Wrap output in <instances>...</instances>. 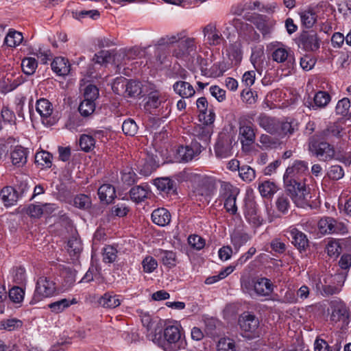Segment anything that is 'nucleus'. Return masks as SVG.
Wrapping results in <instances>:
<instances>
[{"label":"nucleus","instance_id":"f257e3e1","mask_svg":"<svg viewBox=\"0 0 351 351\" xmlns=\"http://www.w3.org/2000/svg\"><path fill=\"white\" fill-rule=\"evenodd\" d=\"M284 182L285 191L290 197L295 205L298 208L311 207L310 189L304 180L285 181Z\"/></svg>","mask_w":351,"mask_h":351},{"label":"nucleus","instance_id":"f03ea898","mask_svg":"<svg viewBox=\"0 0 351 351\" xmlns=\"http://www.w3.org/2000/svg\"><path fill=\"white\" fill-rule=\"evenodd\" d=\"M178 43L176 47L173 51V56L178 59L189 60L193 56L197 49V46L193 38L186 37L184 33L169 38L167 43Z\"/></svg>","mask_w":351,"mask_h":351},{"label":"nucleus","instance_id":"7ed1b4c3","mask_svg":"<svg viewBox=\"0 0 351 351\" xmlns=\"http://www.w3.org/2000/svg\"><path fill=\"white\" fill-rule=\"evenodd\" d=\"M271 58L274 62L284 64L288 69L294 68L295 60L293 51L282 44L274 46Z\"/></svg>","mask_w":351,"mask_h":351},{"label":"nucleus","instance_id":"20e7f679","mask_svg":"<svg viewBox=\"0 0 351 351\" xmlns=\"http://www.w3.org/2000/svg\"><path fill=\"white\" fill-rule=\"evenodd\" d=\"M332 313L330 320L339 323L341 328L347 326L350 322V311L346 305L341 301H332L330 302Z\"/></svg>","mask_w":351,"mask_h":351},{"label":"nucleus","instance_id":"39448f33","mask_svg":"<svg viewBox=\"0 0 351 351\" xmlns=\"http://www.w3.org/2000/svg\"><path fill=\"white\" fill-rule=\"evenodd\" d=\"M318 228L322 234H340L347 232L346 226L332 217H324L318 222Z\"/></svg>","mask_w":351,"mask_h":351},{"label":"nucleus","instance_id":"423d86ee","mask_svg":"<svg viewBox=\"0 0 351 351\" xmlns=\"http://www.w3.org/2000/svg\"><path fill=\"white\" fill-rule=\"evenodd\" d=\"M56 291L55 282L46 277H40L37 280L33 300L37 302L44 298L53 295Z\"/></svg>","mask_w":351,"mask_h":351},{"label":"nucleus","instance_id":"0eeeda50","mask_svg":"<svg viewBox=\"0 0 351 351\" xmlns=\"http://www.w3.org/2000/svg\"><path fill=\"white\" fill-rule=\"evenodd\" d=\"M164 337L167 341L165 350L166 351H175L180 349L184 344L181 340L180 329L176 326H168L164 330Z\"/></svg>","mask_w":351,"mask_h":351},{"label":"nucleus","instance_id":"6e6552de","mask_svg":"<svg viewBox=\"0 0 351 351\" xmlns=\"http://www.w3.org/2000/svg\"><path fill=\"white\" fill-rule=\"evenodd\" d=\"M245 19L253 23L263 36L269 35L274 26V22L265 15L254 13L251 15H245Z\"/></svg>","mask_w":351,"mask_h":351},{"label":"nucleus","instance_id":"1a4fd4ad","mask_svg":"<svg viewBox=\"0 0 351 351\" xmlns=\"http://www.w3.org/2000/svg\"><path fill=\"white\" fill-rule=\"evenodd\" d=\"M286 235L300 252H305L308 247L309 241L306 235L296 228H289L286 231Z\"/></svg>","mask_w":351,"mask_h":351},{"label":"nucleus","instance_id":"9d476101","mask_svg":"<svg viewBox=\"0 0 351 351\" xmlns=\"http://www.w3.org/2000/svg\"><path fill=\"white\" fill-rule=\"evenodd\" d=\"M299 46L306 51H315L319 48V39L313 31L303 32L299 37Z\"/></svg>","mask_w":351,"mask_h":351},{"label":"nucleus","instance_id":"9b49d317","mask_svg":"<svg viewBox=\"0 0 351 351\" xmlns=\"http://www.w3.org/2000/svg\"><path fill=\"white\" fill-rule=\"evenodd\" d=\"M232 25L236 29L239 35L247 41L255 40L259 37L254 27L241 19H234Z\"/></svg>","mask_w":351,"mask_h":351},{"label":"nucleus","instance_id":"f8f14e48","mask_svg":"<svg viewBox=\"0 0 351 351\" xmlns=\"http://www.w3.org/2000/svg\"><path fill=\"white\" fill-rule=\"evenodd\" d=\"M308 171L306 162L302 160L295 161L294 163L288 167L283 176V182L304 180L300 178V176Z\"/></svg>","mask_w":351,"mask_h":351},{"label":"nucleus","instance_id":"ddd939ff","mask_svg":"<svg viewBox=\"0 0 351 351\" xmlns=\"http://www.w3.org/2000/svg\"><path fill=\"white\" fill-rule=\"evenodd\" d=\"M320 136V134L312 136L308 141V150L312 154H328L334 152L333 146Z\"/></svg>","mask_w":351,"mask_h":351},{"label":"nucleus","instance_id":"4468645a","mask_svg":"<svg viewBox=\"0 0 351 351\" xmlns=\"http://www.w3.org/2000/svg\"><path fill=\"white\" fill-rule=\"evenodd\" d=\"M30 151L18 144L12 138L0 139V154H28Z\"/></svg>","mask_w":351,"mask_h":351},{"label":"nucleus","instance_id":"2eb2a0df","mask_svg":"<svg viewBox=\"0 0 351 351\" xmlns=\"http://www.w3.org/2000/svg\"><path fill=\"white\" fill-rule=\"evenodd\" d=\"M239 325L242 331L252 333L257 329L259 321L254 315L243 313L239 319Z\"/></svg>","mask_w":351,"mask_h":351},{"label":"nucleus","instance_id":"dca6fc26","mask_svg":"<svg viewBox=\"0 0 351 351\" xmlns=\"http://www.w3.org/2000/svg\"><path fill=\"white\" fill-rule=\"evenodd\" d=\"M253 287L255 293L261 296H269L274 290L273 284L267 278H259L254 280Z\"/></svg>","mask_w":351,"mask_h":351},{"label":"nucleus","instance_id":"f3484780","mask_svg":"<svg viewBox=\"0 0 351 351\" xmlns=\"http://www.w3.org/2000/svg\"><path fill=\"white\" fill-rule=\"evenodd\" d=\"M239 134L241 135V142L243 150L245 152L250 151V147L255 140V133L252 128L250 125H243L239 128Z\"/></svg>","mask_w":351,"mask_h":351},{"label":"nucleus","instance_id":"a211bd4d","mask_svg":"<svg viewBox=\"0 0 351 351\" xmlns=\"http://www.w3.org/2000/svg\"><path fill=\"white\" fill-rule=\"evenodd\" d=\"M146 102L144 105V108L147 111L152 113L153 110L158 108L162 103H165L164 97L162 94L158 90L150 92L147 97L145 98Z\"/></svg>","mask_w":351,"mask_h":351},{"label":"nucleus","instance_id":"6ab92c4d","mask_svg":"<svg viewBox=\"0 0 351 351\" xmlns=\"http://www.w3.org/2000/svg\"><path fill=\"white\" fill-rule=\"evenodd\" d=\"M173 90L182 98H190L194 96L195 90L189 82L178 81L173 86Z\"/></svg>","mask_w":351,"mask_h":351},{"label":"nucleus","instance_id":"aec40b11","mask_svg":"<svg viewBox=\"0 0 351 351\" xmlns=\"http://www.w3.org/2000/svg\"><path fill=\"white\" fill-rule=\"evenodd\" d=\"M279 120L265 114H261L258 118V125L267 132L276 134Z\"/></svg>","mask_w":351,"mask_h":351},{"label":"nucleus","instance_id":"412c9836","mask_svg":"<svg viewBox=\"0 0 351 351\" xmlns=\"http://www.w3.org/2000/svg\"><path fill=\"white\" fill-rule=\"evenodd\" d=\"M203 33L210 45L220 44L223 39L221 34L217 32L215 25L209 23L203 28Z\"/></svg>","mask_w":351,"mask_h":351},{"label":"nucleus","instance_id":"4be33fe9","mask_svg":"<svg viewBox=\"0 0 351 351\" xmlns=\"http://www.w3.org/2000/svg\"><path fill=\"white\" fill-rule=\"evenodd\" d=\"M152 219L153 222L158 226H165L171 221V215L166 208H160L153 211Z\"/></svg>","mask_w":351,"mask_h":351},{"label":"nucleus","instance_id":"5701e85b","mask_svg":"<svg viewBox=\"0 0 351 351\" xmlns=\"http://www.w3.org/2000/svg\"><path fill=\"white\" fill-rule=\"evenodd\" d=\"M154 184L165 194L174 193L176 191V183L169 178H156L154 180Z\"/></svg>","mask_w":351,"mask_h":351},{"label":"nucleus","instance_id":"b1692460","mask_svg":"<svg viewBox=\"0 0 351 351\" xmlns=\"http://www.w3.org/2000/svg\"><path fill=\"white\" fill-rule=\"evenodd\" d=\"M1 199L7 207L14 205L19 198L17 191L12 186H5L1 191Z\"/></svg>","mask_w":351,"mask_h":351},{"label":"nucleus","instance_id":"393cba45","mask_svg":"<svg viewBox=\"0 0 351 351\" xmlns=\"http://www.w3.org/2000/svg\"><path fill=\"white\" fill-rule=\"evenodd\" d=\"M51 66L52 70L59 75H66L70 71V64L68 60L62 57L54 58Z\"/></svg>","mask_w":351,"mask_h":351},{"label":"nucleus","instance_id":"a878e982","mask_svg":"<svg viewBox=\"0 0 351 351\" xmlns=\"http://www.w3.org/2000/svg\"><path fill=\"white\" fill-rule=\"evenodd\" d=\"M343 127L338 122L329 123L326 129L323 130L319 134L322 138H329L331 137L340 138Z\"/></svg>","mask_w":351,"mask_h":351},{"label":"nucleus","instance_id":"bb28decb","mask_svg":"<svg viewBox=\"0 0 351 351\" xmlns=\"http://www.w3.org/2000/svg\"><path fill=\"white\" fill-rule=\"evenodd\" d=\"M67 251L73 260L77 259L82 251V244L80 239L77 236H72L67 243Z\"/></svg>","mask_w":351,"mask_h":351},{"label":"nucleus","instance_id":"cd10ccee","mask_svg":"<svg viewBox=\"0 0 351 351\" xmlns=\"http://www.w3.org/2000/svg\"><path fill=\"white\" fill-rule=\"evenodd\" d=\"M154 255L158 257L162 263L169 268L174 267L176 264V254L172 251L157 250Z\"/></svg>","mask_w":351,"mask_h":351},{"label":"nucleus","instance_id":"c85d7f7f","mask_svg":"<svg viewBox=\"0 0 351 351\" xmlns=\"http://www.w3.org/2000/svg\"><path fill=\"white\" fill-rule=\"evenodd\" d=\"M98 195L101 201L111 203L116 197L115 189L111 184H103L98 189Z\"/></svg>","mask_w":351,"mask_h":351},{"label":"nucleus","instance_id":"c756f323","mask_svg":"<svg viewBox=\"0 0 351 351\" xmlns=\"http://www.w3.org/2000/svg\"><path fill=\"white\" fill-rule=\"evenodd\" d=\"M215 189V180L213 178L202 177L199 182V194L202 195H210Z\"/></svg>","mask_w":351,"mask_h":351},{"label":"nucleus","instance_id":"7c9ffc66","mask_svg":"<svg viewBox=\"0 0 351 351\" xmlns=\"http://www.w3.org/2000/svg\"><path fill=\"white\" fill-rule=\"evenodd\" d=\"M99 304L104 308H114L121 304L117 295L113 292L104 293L99 300Z\"/></svg>","mask_w":351,"mask_h":351},{"label":"nucleus","instance_id":"2f4dec72","mask_svg":"<svg viewBox=\"0 0 351 351\" xmlns=\"http://www.w3.org/2000/svg\"><path fill=\"white\" fill-rule=\"evenodd\" d=\"M250 235L242 230H234L231 234V243L237 251L250 241Z\"/></svg>","mask_w":351,"mask_h":351},{"label":"nucleus","instance_id":"473e14b6","mask_svg":"<svg viewBox=\"0 0 351 351\" xmlns=\"http://www.w3.org/2000/svg\"><path fill=\"white\" fill-rule=\"evenodd\" d=\"M149 187L145 186H135L130 191V196L132 201L135 202H141L147 197Z\"/></svg>","mask_w":351,"mask_h":351},{"label":"nucleus","instance_id":"72a5a7b5","mask_svg":"<svg viewBox=\"0 0 351 351\" xmlns=\"http://www.w3.org/2000/svg\"><path fill=\"white\" fill-rule=\"evenodd\" d=\"M258 191L261 196L271 198L278 191V186L273 182L264 181L258 184Z\"/></svg>","mask_w":351,"mask_h":351},{"label":"nucleus","instance_id":"f704fd0d","mask_svg":"<svg viewBox=\"0 0 351 351\" xmlns=\"http://www.w3.org/2000/svg\"><path fill=\"white\" fill-rule=\"evenodd\" d=\"M278 125L276 135L280 138L289 136L295 130V125H293L291 122L279 121Z\"/></svg>","mask_w":351,"mask_h":351},{"label":"nucleus","instance_id":"c9c22d12","mask_svg":"<svg viewBox=\"0 0 351 351\" xmlns=\"http://www.w3.org/2000/svg\"><path fill=\"white\" fill-rule=\"evenodd\" d=\"M71 14L74 19L80 21L86 18L95 20L100 16L99 12L97 10H75L72 11Z\"/></svg>","mask_w":351,"mask_h":351},{"label":"nucleus","instance_id":"e433bc0d","mask_svg":"<svg viewBox=\"0 0 351 351\" xmlns=\"http://www.w3.org/2000/svg\"><path fill=\"white\" fill-rule=\"evenodd\" d=\"M36 111L42 117H49L53 111L51 104L46 99H40L37 101Z\"/></svg>","mask_w":351,"mask_h":351},{"label":"nucleus","instance_id":"4c0bfd02","mask_svg":"<svg viewBox=\"0 0 351 351\" xmlns=\"http://www.w3.org/2000/svg\"><path fill=\"white\" fill-rule=\"evenodd\" d=\"M300 18L303 25L311 28L317 21V16L313 9H308L300 13Z\"/></svg>","mask_w":351,"mask_h":351},{"label":"nucleus","instance_id":"58836bf2","mask_svg":"<svg viewBox=\"0 0 351 351\" xmlns=\"http://www.w3.org/2000/svg\"><path fill=\"white\" fill-rule=\"evenodd\" d=\"M22 326V321L16 318L3 319L0 322V330L12 331L21 328Z\"/></svg>","mask_w":351,"mask_h":351},{"label":"nucleus","instance_id":"ea45409f","mask_svg":"<svg viewBox=\"0 0 351 351\" xmlns=\"http://www.w3.org/2000/svg\"><path fill=\"white\" fill-rule=\"evenodd\" d=\"M165 163H187L191 161L196 155H162Z\"/></svg>","mask_w":351,"mask_h":351},{"label":"nucleus","instance_id":"a19ab883","mask_svg":"<svg viewBox=\"0 0 351 351\" xmlns=\"http://www.w3.org/2000/svg\"><path fill=\"white\" fill-rule=\"evenodd\" d=\"M75 303H76V301L74 298L72 300L64 298L49 304V308L52 312L59 313L68 308L71 304Z\"/></svg>","mask_w":351,"mask_h":351},{"label":"nucleus","instance_id":"79ce46f5","mask_svg":"<svg viewBox=\"0 0 351 351\" xmlns=\"http://www.w3.org/2000/svg\"><path fill=\"white\" fill-rule=\"evenodd\" d=\"M38 66V62L34 58H25L21 62L23 73L27 75H32L35 73Z\"/></svg>","mask_w":351,"mask_h":351},{"label":"nucleus","instance_id":"37998d69","mask_svg":"<svg viewBox=\"0 0 351 351\" xmlns=\"http://www.w3.org/2000/svg\"><path fill=\"white\" fill-rule=\"evenodd\" d=\"M142 93L141 84L137 81L130 80L125 85V93L128 97H135Z\"/></svg>","mask_w":351,"mask_h":351},{"label":"nucleus","instance_id":"c03bdc74","mask_svg":"<svg viewBox=\"0 0 351 351\" xmlns=\"http://www.w3.org/2000/svg\"><path fill=\"white\" fill-rule=\"evenodd\" d=\"M23 39L22 34L19 32H10L5 38V43L10 47H14L20 45Z\"/></svg>","mask_w":351,"mask_h":351},{"label":"nucleus","instance_id":"a18cd8bd","mask_svg":"<svg viewBox=\"0 0 351 351\" xmlns=\"http://www.w3.org/2000/svg\"><path fill=\"white\" fill-rule=\"evenodd\" d=\"M79 144L82 151L89 152L93 150L95 141L92 136L82 134L80 136Z\"/></svg>","mask_w":351,"mask_h":351},{"label":"nucleus","instance_id":"49530a36","mask_svg":"<svg viewBox=\"0 0 351 351\" xmlns=\"http://www.w3.org/2000/svg\"><path fill=\"white\" fill-rule=\"evenodd\" d=\"M112 60H114V56L112 55L110 51L101 50L95 54L93 61L100 65H104L110 62Z\"/></svg>","mask_w":351,"mask_h":351},{"label":"nucleus","instance_id":"de8ad7c7","mask_svg":"<svg viewBox=\"0 0 351 351\" xmlns=\"http://www.w3.org/2000/svg\"><path fill=\"white\" fill-rule=\"evenodd\" d=\"M239 193V189L234 187L230 183L226 182H221L220 193L223 199L228 197H237Z\"/></svg>","mask_w":351,"mask_h":351},{"label":"nucleus","instance_id":"09e8293b","mask_svg":"<svg viewBox=\"0 0 351 351\" xmlns=\"http://www.w3.org/2000/svg\"><path fill=\"white\" fill-rule=\"evenodd\" d=\"M313 100L314 105L312 106L313 108H315V107L324 108L330 101V96L325 91H319L315 94Z\"/></svg>","mask_w":351,"mask_h":351},{"label":"nucleus","instance_id":"8fccbe9b","mask_svg":"<svg viewBox=\"0 0 351 351\" xmlns=\"http://www.w3.org/2000/svg\"><path fill=\"white\" fill-rule=\"evenodd\" d=\"M95 110L94 101L84 99L80 104L78 110L83 117H88L93 113Z\"/></svg>","mask_w":351,"mask_h":351},{"label":"nucleus","instance_id":"3c124183","mask_svg":"<svg viewBox=\"0 0 351 351\" xmlns=\"http://www.w3.org/2000/svg\"><path fill=\"white\" fill-rule=\"evenodd\" d=\"M288 196L287 193L282 194L277 198L276 202L277 210L282 214H286L291 206Z\"/></svg>","mask_w":351,"mask_h":351},{"label":"nucleus","instance_id":"603ef678","mask_svg":"<svg viewBox=\"0 0 351 351\" xmlns=\"http://www.w3.org/2000/svg\"><path fill=\"white\" fill-rule=\"evenodd\" d=\"M260 6V2L258 1H249L239 4L234 8L233 13L237 15H241L242 13L247 10H253Z\"/></svg>","mask_w":351,"mask_h":351},{"label":"nucleus","instance_id":"864d4df0","mask_svg":"<svg viewBox=\"0 0 351 351\" xmlns=\"http://www.w3.org/2000/svg\"><path fill=\"white\" fill-rule=\"evenodd\" d=\"M228 53L230 57H232V61L235 64L239 62L242 58V51L241 49V44L239 43H234L231 44L228 49Z\"/></svg>","mask_w":351,"mask_h":351},{"label":"nucleus","instance_id":"5fc2aeb1","mask_svg":"<svg viewBox=\"0 0 351 351\" xmlns=\"http://www.w3.org/2000/svg\"><path fill=\"white\" fill-rule=\"evenodd\" d=\"M260 142L262 144L263 149L276 148L281 144L279 140L267 134L261 135Z\"/></svg>","mask_w":351,"mask_h":351},{"label":"nucleus","instance_id":"6e6d98bb","mask_svg":"<svg viewBox=\"0 0 351 351\" xmlns=\"http://www.w3.org/2000/svg\"><path fill=\"white\" fill-rule=\"evenodd\" d=\"M64 283L66 287H71L75 282L76 271L69 267L64 268L62 271Z\"/></svg>","mask_w":351,"mask_h":351},{"label":"nucleus","instance_id":"4d7b16f0","mask_svg":"<svg viewBox=\"0 0 351 351\" xmlns=\"http://www.w3.org/2000/svg\"><path fill=\"white\" fill-rule=\"evenodd\" d=\"M122 130L125 135L133 136L137 132L138 126L133 119H128L123 123Z\"/></svg>","mask_w":351,"mask_h":351},{"label":"nucleus","instance_id":"13d9d810","mask_svg":"<svg viewBox=\"0 0 351 351\" xmlns=\"http://www.w3.org/2000/svg\"><path fill=\"white\" fill-rule=\"evenodd\" d=\"M74 205L80 209H88L90 207L91 201L90 198L84 194H80L74 198Z\"/></svg>","mask_w":351,"mask_h":351},{"label":"nucleus","instance_id":"bf43d9fd","mask_svg":"<svg viewBox=\"0 0 351 351\" xmlns=\"http://www.w3.org/2000/svg\"><path fill=\"white\" fill-rule=\"evenodd\" d=\"M84 97L85 99L95 102L99 97V89L95 85L90 84L84 88Z\"/></svg>","mask_w":351,"mask_h":351},{"label":"nucleus","instance_id":"052dcab7","mask_svg":"<svg viewBox=\"0 0 351 351\" xmlns=\"http://www.w3.org/2000/svg\"><path fill=\"white\" fill-rule=\"evenodd\" d=\"M24 295V290L19 287H14L9 291V298L14 303L22 302Z\"/></svg>","mask_w":351,"mask_h":351},{"label":"nucleus","instance_id":"680f3d73","mask_svg":"<svg viewBox=\"0 0 351 351\" xmlns=\"http://www.w3.org/2000/svg\"><path fill=\"white\" fill-rule=\"evenodd\" d=\"M117 250L113 246L108 245L104 249L103 260L105 263H113L117 257Z\"/></svg>","mask_w":351,"mask_h":351},{"label":"nucleus","instance_id":"e2e57ef3","mask_svg":"<svg viewBox=\"0 0 351 351\" xmlns=\"http://www.w3.org/2000/svg\"><path fill=\"white\" fill-rule=\"evenodd\" d=\"M53 155H34L35 163L41 168H49L52 165Z\"/></svg>","mask_w":351,"mask_h":351},{"label":"nucleus","instance_id":"0e129e2a","mask_svg":"<svg viewBox=\"0 0 351 351\" xmlns=\"http://www.w3.org/2000/svg\"><path fill=\"white\" fill-rule=\"evenodd\" d=\"M327 175L330 179L338 180L343 177L344 171L341 166L332 165L328 171Z\"/></svg>","mask_w":351,"mask_h":351},{"label":"nucleus","instance_id":"69168bd1","mask_svg":"<svg viewBox=\"0 0 351 351\" xmlns=\"http://www.w3.org/2000/svg\"><path fill=\"white\" fill-rule=\"evenodd\" d=\"M326 250L328 256H337L340 253L341 248L338 241H330L326 245Z\"/></svg>","mask_w":351,"mask_h":351},{"label":"nucleus","instance_id":"338daca9","mask_svg":"<svg viewBox=\"0 0 351 351\" xmlns=\"http://www.w3.org/2000/svg\"><path fill=\"white\" fill-rule=\"evenodd\" d=\"M218 351H235V345L230 339H221L217 344Z\"/></svg>","mask_w":351,"mask_h":351},{"label":"nucleus","instance_id":"774afa93","mask_svg":"<svg viewBox=\"0 0 351 351\" xmlns=\"http://www.w3.org/2000/svg\"><path fill=\"white\" fill-rule=\"evenodd\" d=\"M350 107L349 99L345 97L339 100L336 106V112L337 114L345 115L347 114Z\"/></svg>","mask_w":351,"mask_h":351}]
</instances>
